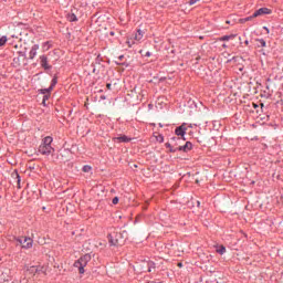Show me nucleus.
Wrapping results in <instances>:
<instances>
[{"label": "nucleus", "mask_w": 283, "mask_h": 283, "mask_svg": "<svg viewBox=\"0 0 283 283\" xmlns=\"http://www.w3.org/2000/svg\"><path fill=\"white\" fill-rule=\"evenodd\" d=\"M107 239L111 247H123V244H125L123 233L118 232L116 229H111Z\"/></svg>", "instance_id": "f257e3e1"}, {"label": "nucleus", "mask_w": 283, "mask_h": 283, "mask_svg": "<svg viewBox=\"0 0 283 283\" xmlns=\"http://www.w3.org/2000/svg\"><path fill=\"white\" fill-rule=\"evenodd\" d=\"M52 137L46 136L43 139V143L39 146V153L42 156H50V154H54V148L52 147Z\"/></svg>", "instance_id": "f03ea898"}, {"label": "nucleus", "mask_w": 283, "mask_h": 283, "mask_svg": "<svg viewBox=\"0 0 283 283\" xmlns=\"http://www.w3.org/2000/svg\"><path fill=\"white\" fill-rule=\"evenodd\" d=\"M91 260H92V255L84 254L77 261L74 262V266H75V269H78V273H81V274L85 273V266H87V263Z\"/></svg>", "instance_id": "7ed1b4c3"}, {"label": "nucleus", "mask_w": 283, "mask_h": 283, "mask_svg": "<svg viewBox=\"0 0 283 283\" xmlns=\"http://www.w3.org/2000/svg\"><path fill=\"white\" fill-rule=\"evenodd\" d=\"M143 36H145V32L142 30H137V32L133 35V38L127 40L128 48H132L135 43H140L143 41Z\"/></svg>", "instance_id": "20e7f679"}, {"label": "nucleus", "mask_w": 283, "mask_h": 283, "mask_svg": "<svg viewBox=\"0 0 283 283\" xmlns=\"http://www.w3.org/2000/svg\"><path fill=\"white\" fill-rule=\"evenodd\" d=\"M17 242L22 245V249H32V239L28 237H21L17 239Z\"/></svg>", "instance_id": "39448f33"}, {"label": "nucleus", "mask_w": 283, "mask_h": 283, "mask_svg": "<svg viewBox=\"0 0 283 283\" xmlns=\"http://www.w3.org/2000/svg\"><path fill=\"white\" fill-rule=\"evenodd\" d=\"M263 14H271V11L269 8H261L259 10H256L252 17L258 18V17H263Z\"/></svg>", "instance_id": "423d86ee"}, {"label": "nucleus", "mask_w": 283, "mask_h": 283, "mask_svg": "<svg viewBox=\"0 0 283 283\" xmlns=\"http://www.w3.org/2000/svg\"><path fill=\"white\" fill-rule=\"evenodd\" d=\"M40 64L42 67H44V70H52V66L48 64V56L45 55L40 56Z\"/></svg>", "instance_id": "0eeeda50"}, {"label": "nucleus", "mask_w": 283, "mask_h": 283, "mask_svg": "<svg viewBox=\"0 0 283 283\" xmlns=\"http://www.w3.org/2000/svg\"><path fill=\"white\" fill-rule=\"evenodd\" d=\"M36 273H41V268L32 265L27 269V275H36Z\"/></svg>", "instance_id": "6e6552de"}, {"label": "nucleus", "mask_w": 283, "mask_h": 283, "mask_svg": "<svg viewBox=\"0 0 283 283\" xmlns=\"http://www.w3.org/2000/svg\"><path fill=\"white\" fill-rule=\"evenodd\" d=\"M115 143H129L132 138L127 137L126 135H119L113 139Z\"/></svg>", "instance_id": "1a4fd4ad"}, {"label": "nucleus", "mask_w": 283, "mask_h": 283, "mask_svg": "<svg viewBox=\"0 0 283 283\" xmlns=\"http://www.w3.org/2000/svg\"><path fill=\"white\" fill-rule=\"evenodd\" d=\"M36 52H39V44H34L30 52H29V59H34V56H36Z\"/></svg>", "instance_id": "9d476101"}, {"label": "nucleus", "mask_w": 283, "mask_h": 283, "mask_svg": "<svg viewBox=\"0 0 283 283\" xmlns=\"http://www.w3.org/2000/svg\"><path fill=\"white\" fill-rule=\"evenodd\" d=\"M175 134H176L177 136L184 137V136L187 134V127H185V126H179L178 128H176Z\"/></svg>", "instance_id": "9b49d317"}, {"label": "nucleus", "mask_w": 283, "mask_h": 283, "mask_svg": "<svg viewBox=\"0 0 283 283\" xmlns=\"http://www.w3.org/2000/svg\"><path fill=\"white\" fill-rule=\"evenodd\" d=\"M193 145L190 142H187L184 146H180L179 151H191Z\"/></svg>", "instance_id": "f8f14e48"}, {"label": "nucleus", "mask_w": 283, "mask_h": 283, "mask_svg": "<svg viewBox=\"0 0 283 283\" xmlns=\"http://www.w3.org/2000/svg\"><path fill=\"white\" fill-rule=\"evenodd\" d=\"M1 280H3V282H9L10 281V270H4L3 272H1L0 274Z\"/></svg>", "instance_id": "ddd939ff"}, {"label": "nucleus", "mask_w": 283, "mask_h": 283, "mask_svg": "<svg viewBox=\"0 0 283 283\" xmlns=\"http://www.w3.org/2000/svg\"><path fill=\"white\" fill-rule=\"evenodd\" d=\"M56 83H57L56 78H53L51 86L49 88L42 90V94H48V92H52V90H54V85H56Z\"/></svg>", "instance_id": "4468645a"}, {"label": "nucleus", "mask_w": 283, "mask_h": 283, "mask_svg": "<svg viewBox=\"0 0 283 283\" xmlns=\"http://www.w3.org/2000/svg\"><path fill=\"white\" fill-rule=\"evenodd\" d=\"M217 253H219L220 255H224V253H227V248H224V245H219L217 247Z\"/></svg>", "instance_id": "2eb2a0df"}, {"label": "nucleus", "mask_w": 283, "mask_h": 283, "mask_svg": "<svg viewBox=\"0 0 283 283\" xmlns=\"http://www.w3.org/2000/svg\"><path fill=\"white\" fill-rule=\"evenodd\" d=\"M256 42H259L258 48H266V41L264 39H256Z\"/></svg>", "instance_id": "dca6fc26"}, {"label": "nucleus", "mask_w": 283, "mask_h": 283, "mask_svg": "<svg viewBox=\"0 0 283 283\" xmlns=\"http://www.w3.org/2000/svg\"><path fill=\"white\" fill-rule=\"evenodd\" d=\"M6 43H8V38L3 35L0 38V48H2V45H6Z\"/></svg>", "instance_id": "f3484780"}, {"label": "nucleus", "mask_w": 283, "mask_h": 283, "mask_svg": "<svg viewBox=\"0 0 283 283\" xmlns=\"http://www.w3.org/2000/svg\"><path fill=\"white\" fill-rule=\"evenodd\" d=\"M155 138H156L157 143H164L165 142V137L160 134L155 135Z\"/></svg>", "instance_id": "a211bd4d"}, {"label": "nucleus", "mask_w": 283, "mask_h": 283, "mask_svg": "<svg viewBox=\"0 0 283 283\" xmlns=\"http://www.w3.org/2000/svg\"><path fill=\"white\" fill-rule=\"evenodd\" d=\"M231 39H235V35H224V36H222V38H220V41H229V40H231Z\"/></svg>", "instance_id": "6ab92c4d"}, {"label": "nucleus", "mask_w": 283, "mask_h": 283, "mask_svg": "<svg viewBox=\"0 0 283 283\" xmlns=\"http://www.w3.org/2000/svg\"><path fill=\"white\" fill-rule=\"evenodd\" d=\"M42 50H43V52H48V50H50V42H44L42 44Z\"/></svg>", "instance_id": "aec40b11"}, {"label": "nucleus", "mask_w": 283, "mask_h": 283, "mask_svg": "<svg viewBox=\"0 0 283 283\" xmlns=\"http://www.w3.org/2000/svg\"><path fill=\"white\" fill-rule=\"evenodd\" d=\"M67 19H69V21H77V19H76V14H74V13H71V14H69L67 15Z\"/></svg>", "instance_id": "412c9836"}, {"label": "nucleus", "mask_w": 283, "mask_h": 283, "mask_svg": "<svg viewBox=\"0 0 283 283\" xmlns=\"http://www.w3.org/2000/svg\"><path fill=\"white\" fill-rule=\"evenodd\" d=\"M83 171H84L85 174H90V171H92V166H84V167H83Z\"/></svg>", "instance_id": "4be33fe9"}, {"label": "nucleus", "mask_w": 283, "mask_h": 283, "mask_svg": "<svg viewBox=\"0 0 283 283\" xmlns=\"http://www.w3.org/2000/svg\"><path fill=\"white\" fill-rule=\"evenodd\" d=\"M251 19H255V17L251 15V17H248L245 19H242L241 23H247V21H251Z\"/></svg>", "instance_id": "5701e85b"}, {"label": "nucleus", "mask_w": 283, "mask_h": 283, "mask_svg": "<svg viewBox=\"0 0 283 283\" xmlns=\"http://www.w3.org/2000/svg\"><path fill=\"white\" fill-rule=\"evenodd\" d=\"M166 147L170 149L171 153L176 151V148L171 147V144L167 143Z\"/></svg>", "instance_id": "b1692460"}, {"label": "nucleus", "mask_w": 283, "mask_h": 283, "mask_svg": "<svg viewBox=\"0 0 283 283\" xmlns=\"http://www.w3.org/2000/svg\"><path fill=\"white\" fill-rule=\"evenodd\" d=\"M198 1H200V0H190L189 6H196V3H198Z\"/></svg>", "instance_id": "393cba45"}, {"label": "nucleus", "mask_w": 283, "mask_h": 283, "mask_svg": "<svg viewBox=\"0 0 283 283\" xmlns=\"http://www.w3.org/2000/svg\"><path fill=\"white\" fill-rule=\"evenodd\" d=\"M15 182H17L18 189H21V179H17Z\"/></svg>", "instance_id": "a878e982"}, {"label": "nucleus", "mask_w": 283, "mask_h": 283, "mask_svg": "<svg viewBox=\"0 0 283 283\" xmlns=\"http://www.w3.org/2000/svg\"><path fill=\"white\" fill-rule=\"evenodd\" d=\"M113 205H118V197L113 198Z\"/></svg>", "instance_id": "bb28decb"}, {"label": "nucleus", "mask_w": 283, "mask_h": 283, "mask_svg": "<svg viewBox=\"0 0 283 283\" xmlns=\"http://www.w3.org/2000/svg\"><path fill=\"white\" fill-rule=\"evenodd\" d=\"M48 98H50V95H44L43 103H45L48 101Z\"/></svg>", "instance_id": "cd10ccee"}, {"label": "nucleus", "mask_w": 283, "mask_h": 283, "mask_svg": "<svg viewBox=\"0 0 283 283\" xmlns=\"http://www.w3.org/2000/svg\"><path fill=\"white\" fill-rule=\"evenodd\" d=\"M107 90H112V84L106 85Z\"/></svg>", "instance_id": "c85d7f7f"}, {"label": "nucleus", "mask_w": 283, "mask_h": 283, "mask_svg": "<svg viewBox=\"0 0 283 283\" xmlns=\"http://www.w3.org/2000/svg\"><path fill=\"white\" fill-rule=\"evenodd\" d=\"M177 266H179V269H182V263H178Z\"/></svg>", "instance_id": "c756f323"}, {"label": "nucleus", "mask_w": 283, "mask_h": 283, "mask_svg": "<svg viewBox=\"0 0 283 283\" xmlns=\"http://www.w3.org/2000/svg\"><path fill=\"white\" fill-rule=\"evenodd\" d=\"M146 56H151V53L150 52H146Z\"/></svg>", "instance_id": "7c9ffc66"}, {"label": "nucleus", "mask_w": 283, "mask_h": 283, "mask_svg": "<svg viewBox=\"0 0 283 283\" xmlns=\"http://www.w3.org/2000/svg\"><path fill=\"white\" fill-rule=\"evenodd\" d=\"M118 59H119V61H123L124 56H123V55H120Z\"/></svg>", "instance_id": "2f4dec72"}, {"label": "nucleus", "mask_w": 283, "mask_h": 283, "mask_svg": "<svg viewBox=\"0 0 283 283\" xmlns=\"http://www.w3.org/2000/svg\"><path fill=\"white\" fill-rule=\"evenodd\" d=\"M197 207H200V201H197Z\"/></svg>", "instance_id": "473e14b6"}, {"label": "nucleus", "mask_w": 283, "mask_h": 283, "mask_svg": "<svg viewBox=\"0 0 283 283\" xmlns=\"http://www.w3.org/2000/svg\"><path fill=\"white\" fill-rule=\"evenodd\" d=\"M148 273H151V268L148 269Z\"/></svg>", "instance_id": "72a5a7b5"}, {"label": "nucleus", "mask_w": 283, "mask_h": 283, "mask_svg": "<svg viewBox=\"0 0 283 283\" xmlns=\"http://www.w3.org/2000/svg\"><path fill=\"white\" fill-rule=\"evenodd\" d=\"M264 30H266L269 32V28L264 27Z\"/></svg>", "instance_id": "f704fd0d"}, {"label": "nucleus", "mask_w": 283, "mask_h": 283, "mask_svg": "<svg viewBox=\"0 0 283 283\" xmlns=\"http://www.w3.org/2000/svg\"><path fill=\"white\" fill-rule=\"evenodd\" d=\"M198 182H200V180L196 179V184L198 185Z\"/></svg>", "instance_id": "c9c22d12"}, {"label": "nucleus", "mask_w": 283, "mask_h": 283, "mask_svg": "<svg viewBox=\"0 0 283 283\" xmlns=\"http://www.w3.org/2000/svg\"><path fill=\"white\" fill-rule=\"evenodd\" d=\"M245 45H249V42H248V40L245 41Z\"/></svg>", "instance_id": "e433bc0d"}, {"label": "nucleus", "mask_w": 283, "mask_h": 283, "mask_svg": "<svg viewBox=\"0 0 283 283\" xmlns=\"http://www.w3.org/2000/svg\"><path fill=\"white\" fill-rule=\"evenodd\" d=\"M111 35L114 36V32H111Z\"/></svg>", "instance_id": "4c0bfd02"}, {"label": "nucleus", "mask_w": 283, "mask_h": 283, "mask_svg": "<svg viewBox=\"0 0 283 283\" xmlns=\"http://www.w3.org/2000/svg\"><path fill=\"white\" fill-rule=\"evenodd\" d=\"M223 48H227V44H223Z\"/></svg>", "instance_id": "58836bf2"}]
</instances>
